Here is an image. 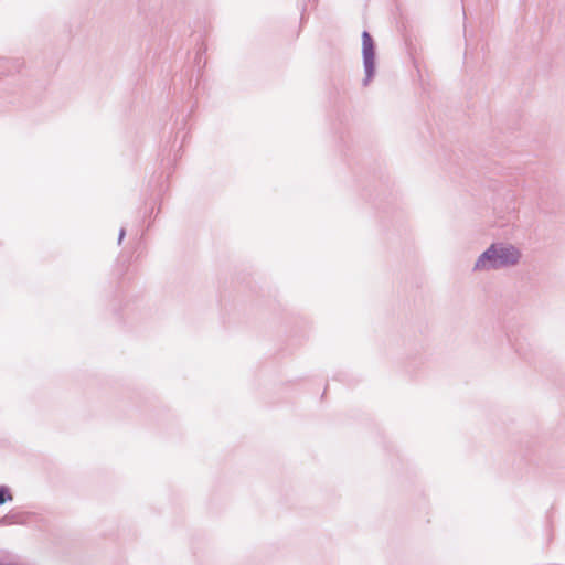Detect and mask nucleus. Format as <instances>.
<instances>
[{
  "label": "nucleus",
  "mask_w": 565,
  "mask_h": 565,
  "mask_svg": "<svg viewBox=\"0 0 565 565\" xmlns=\"http://www.w3.org/2000/svg\"><path fill=\"white\" fill-rule=\"evenodd\" d=\"M505 340L521 360L525 362L533 361L536 348L529 337L523 334H505Z\"/></svg>",
  "instance_id": "f03ea898"
},
{
  "label": "nucleus",
  "mask_w": 565,
  "mask_h": 565,
  "mask_svg": "<svg viewBox=\"0 0 565 565\" xmlns=\"http://www.w3.org/2000/svg\"><path fill=\"white\" fill-rule=\"evenodd\" d=\"M8 515L3 516L1 520H0V524H8Z\"/></svg>",
  "instance_id": "0eeeda50"
},
{
  "label": "nucleus",
  "mask_w": 565,
  "mask_h": 565,
  "mask_svg": "<svg viewBox=\"0 0 565 565\" xmlns=\"http://www.w3.org/2000/svg\"><path fill=\"white\" fill-rule=\"evenodd\" d=\"M13 500V495L11 493V490L8 486H0V507L3 505L7 502H10Z\"/></svg>",
  "instance_id": "39448f33"
},
{
  "label": "nucleus",
  "mask_w": 565,
  "mask_h": 565,
  "mask_svg": "<svg viewBox=\"0 0 565 565\" xmlns=\"http://www.w3.org/2000/svg\"><path fill=\"white\" fill-rule=\"evenodd\" d=\"M0 565H17V564H14L12 562H2V561H0Z\"/></svg>",
  "instance_id": "6e6552de"
},
{
  "label": "nucleus",
  "mask_w": 565,
  "mask_h": 565,
  "mask_svg": "<svg viewBox=\"0 0 565 565\" xmlns=\"http://www.w3.org/2000/svg\"><path fill=\"white\" fill-rule=\"evenodd\" d=\"M363 56L366 71L371 73L374 63V49L372 39L367 32L363 33Z\"/></svg>",
  "instance_id": "20e7f679"
},
{
  "label": "nucleus",
  "mask_w": 565,
  "mask_h": 565,
  "mask_svg": "<svg viewBox=\"0 0 565 565\" xmlns=\"http://www.w3.org/2000/svg\"><path fill=\"white\" fill-rule=\"evenodd\" d=\"M153 207L150 209V212H149V216H151L153 214Z\"/></svg>",
  "instance_id": "1a4fd4ad"
},
{
  "label": "nucleus",
  "mask_w": 565,
  "mask_h": 565,
  "mask_svg": "<svg viewBox=\"0 0 565 565\" xmlns=\"http://www.w3.org/2000/svg\"><path fill=\"white\" fill-rule=\"evenodd\" d=\"M126 236V227L121 226L118 233V244H121L122 239Z\"/></svg>",
  "instance_id": "423d86ee"
},
{
  "label": "nucleus",
  "mask_w": 565,
  "mask_h": 565,
  "mask_svg": "<svg viewBox=\"0 0 565 565\" xmlns=\"http://www.w3.org/2000/svg\"><path fill=\"white\" fill-rule=\"evenodd\" d=\"M183 143H163L159 150L161 166L170 169L182 157Z\"/></svg>",
  "instance_id": "7ed1b4c3"
},
{
  "label": "nucleus",
  "mask_w": 565,
  "mask_h": 565,
  "mask_svg": "<svg viewBox=\"0 0 565 565\" xmlns=\"http://www.w3.org/2000/svg\"><path fill=\"white\" fill-rule=\"evenodd\" d=\"M521 257V250L514 245L505 242H494L479 255L473 265V270L489 271L513 267L520 263Z\"/></svg>",
  "instance_id": "f257e3e1"
}]
</instances>
